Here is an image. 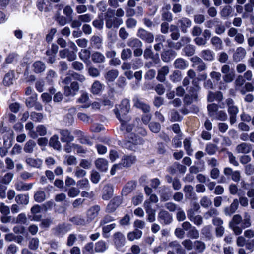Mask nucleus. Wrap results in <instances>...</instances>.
I'll list each match as a JSON object with an SVG mask.
<instances>
[{
    "instance_id": "obj_1",
    "label": "nucleus",
    "mask_w": 254,
    "mask_h": 254,
    "mask_svg": "<svg viewBox=\"0 0 254 254\" xmlns=\"http://www.w3.org/2000/svg\"><path fill=\"white\" fill-rule=\"evenodd\" d=\"M223 74V81H220L217 84V88L221 91H225L228 88L227 83L232 82L235 78V71L234 69L231 68L227 64L223 65L221 69Z\"/></svg>"
},
{
    "instance_id": "obj_2",
    "label": "nucleus",
    "mask_w": 254,
    "mask_h": 254,
    "mask_svg": "<svg viewBox=\"0 0 254 254\" xmlns=\"http://www.w3.org/2000/svg\"><path fill=\"white\" fill-rule=\"evenodd\" d=\"M129 109V100L125 99L120 104L116 106L114 110L116 117L121 122L123 127L124 123L127 122L130 119V117L127 115Z\"/></svg>"
},
{
    "instance_id": "obj_3",
    "label": "nucleus",
    "mask_w": 254,
    "mask_h": 254,
    "mask_svg": "<svg viewBox=\"0 0 254 254\" xmlns=\"http://www.w3.org/2000/svg\"><path fill=\"white\" fill-rule=\"evenodd\" d=\"M114 13L115 10L111 8L108 9L105 13L106 27L109 29L113 27L118 28L123 23L122 19L114 16Z\"/></svg>"
},
{
    "instance_id": "obj_4",
    "label": "nucleus",
    "mask_w": 254,
    "mask_h": 254,
    "mask_svg": "<svg viewBox=\"0 0 254 254\" xmlns=\"http://www.w3.org/2000/svg\"><path fill=\"white\" fill-rule=\"evenodd\" d=\"M136 157L132 155H124L121 161V163L113 165L111 170V174L113 175L115 174L116 170L122 169L123 167H128L134 164L136 161Z\"/></svg>"
},
{
    "instance_id": "obj_5",
    "label": "nucleus",
    "mask_w": 254,
    "mask_h": 254,
    "mask_svg": "<svg viewBox=\"0 0 254 254\" xmlns=\"http://www.w3.org/2000/svg\"><path fill=\"white\" fill-rule=\"evenodd\" d=\"M144 141L141 138L135 135H132L130 140L123 141L122 145L123 147L129 150H134L135 149L136 145L141 144Z\"/></svg>"
},
{
    "instance_id": "obj_6",
    "label": "nucleus",
    "mask_w": 254,
    "mask_h": 254,
    "mask_svg": "<svg viewBox=\"0 0 254 254\" xmlns=\"http://www.w3.org/2000/svg\"><path fill=\"white\" fill-rule=\"evenodd\" d=\"M1 133L3 135V143L6 148H9L11 146V140L13 137V131L6 127H1Z\"/></svg>"
},
{
    "instance_id": "obj_7",
    "label": "nucleus",
    "mask_w": 254,
    "mask_h": 254,
    "mask_svg": "<svg viewBox=\"0 0 254 254\" xmlns=\"http://www.w3.org/2000/svg\"><path fill=\"white\" fill-rule=\"evenodd\" d=\"M137 36L144 42L148 43H152L154 41L153 34L148 31L143 29H138L137 32Z\"/></svg>"
},
{
    "instance_id": "obj_8",
    "label": "nucleus",
    "mask_w": 254,
    "mask_h": 254,
    "mask_svg": "<svg viewBox=\"0 0 254 254\" xmlns=\"http://www.w3.org/2000/svg\"><path fill=\"white\" fill-rule=\"evenodd\" d=\"M70 230V225L64 223L59 224L52 229L55 235L59 237H63Z\"/></svg>"
},
{
    "instance_id": "obj_9",
    "label": "nucleus",
    "mask_w": 254,
    "mask_h": 254,
    "mask_svg": "<svg viewBox=\"0 0 254 254\" xmlns=\"http://www.w3.org/2000/svg\"><path fill=\"white\" fill-rule=\"evenodd\" d=\"M122 202V196L114 197L108 204L106 211L108 213L114 212Z\"/></svg>"
},
{
    "instance_id": "obj_10",
    "label": "nucleus",
    "mask_w": 254,
    "mask_h": 254,
    "mask_svg": "<svg viewBox=\"0 0 254 254\" xmlns=\"http://www.w3.org/2000/svg\"><path fill=\"white\" fill-rule=\"evenodd\" d=\"M191 61L193 63L192 67L196 68L198 71L201 72L206 69V64L201 58L197 56H194L191 58Z\"/></svg>"
},
{
    "instance_id": "obj_11",
    "label": "nucleus",
    "mask_w": 254,
    "mask_h": 254,
    "mask_svg": "<svg viewBox=\"0 0 254 254\" xmlns=\"http://www.w3.org/2000/svg\"><path fill=\"white\" fill-rule=\"evenodd\" d=\"M176 24L181 32L186 33L187 32V29L191 26L192 21L187 17H182L178 20Z\"/></svg>"
},
{
    "instance_id": "obj_12",
    "label": "nucleus",
    "mask_w": 254,
    "mask_h": 254,
    "mask_svg": "<svg viewBox=\"0 0 254 254\" xmlns=\"http://www.w3.org/2000/svg\"><path fill=\"white\" fill-rule=\"evenodd\" d=\"M101 207L98 205L91 206L87 211L86 216L87 221H91L96 218L99 215Z\"/></svg>"
},
{
    "instance_id": "obj_13",
    "label": "nucleus",
    "mask_w": 254,
    "mask_h": 254,
    "mask_svg": "<svg viewBox=\"0 0 254 254\" xmlns=\"http://www.w3.org/2000/svg\"><path fill=\"white\" fill-rule=\"evenodd\" d=\"M113 241L116 248L119 249L125 245L126 239L121 232H117L113 235Z\"/></svg>"
},
{
    "instance_id": "obj_14",
    "label": "nucleus",
    "mask_w": 254,
    "mask_h": 254,
    "mask_svg": "<svg viewBox=\"0 0 254 254\" xmlns=\"http://www.w3.org/2000/svg\"><path fill=\"white\" fill-rule=\"evenodd\" d=\"M144 207L147 214V220L150 222H153L155 220V210L152 208L150 202L145 200L144 203Z\"/></svg>"
},
{
    "instance_id": "obj_15",
    "label": "nucleus",
    "mask_w": 254,
    "mask_h": 254,
    "mask_svg": "<svg viewBox=\"0 0 254 254\" xmlns=\"http://www.w3.org/2000/svg\"><path fill=\"white\" fill-rule=\"evenodd\" d=\"M158 220L164 224H169L172 221V217L168 212L162 210L159 213L158 216Z\"/></svg>"
},
{
    "instance_id": "obj_16",
    "label": "nucleus",
    "mask_w": 254,
    "mask_h": 254,
    "mask_svg": "<svg viewBox=\"0 0 254 254\" xmlns=\"http://www.w3.org/2000/svg\"><path fill=\"white\" fill-rule=\"evenodd\" d=\"M59 132L61 135V140L62 142L70 143L74 140V136L69 130L60 129Z\"/></svg>"
},
{
    "instance_id": "obj_17",
    "label": "nucleus",
    "mask_w": 254,
    "mask_h": 254,
    "mask_svg": "<svg viewBox=\"0 0 254 254\" xmlns=\"http://www.w3.org/2000/svg\"><path fill=\"white\" fill-rule=\"evenodd\" d=\"M143 56L144 58L146 59H152L155 64H158L160 62L159 55L156 54L155 55H154L151 46H149L148 47L145 49L144 52Z\"/></svg>"
},
{
    "instance_id": "obj_18",
    "label": "nucleus",
    "mask_w": 254,
    "mask_h": 254,
    "mask_svg": "<svg viewBox=\"0 0 254 254\" xmlns=\"http://www.w3.org/2000/svg\"><path fill=\"white\" fill-rule=\"evenodd\" d=\"M59 56L62 59L67 58L69 61H72L76 58L75 52L70 51L68 49H64L60 51Z\"/></svg>"
},
{
    "instance_id": "obj_19",
    "label": "nucleus",
    "mask_w": 254,
    "mask_h": 254,
    "mask_svg": "<svg viewBox=\"0 0 254 254\" xmlns=\"http://www.w3.org/2000/svg\"><path fill=\"white\" fill-rule=\"evenodd\" d=\"M177 55L176 52L172 50L169 49L167 50H164L161 54L162 60L165 62H169L171 60L174 59Z\"/></svg>"
},
{
    "instance_id": "obj_20",
    "label": "nucleus",
    "mask_w": 254,
    "mask_h": 254,
    "mask_svg": "<svg viewBox=\"0 0 254 254\" xmlns=\"http://www.w3.org/2000/svg\"><path fill=\"white\" fill-rule=\"evenodd\" d=\"M33 186V183H26L22 181H18L15 184V188L18 191H26L31 190Z\"/></svg>"
},
{
    "instance_id": "obj_21",
    "label": "nucleus",
    "mask_w": 254,
    "mask_h": 254,
    "mask_svg": "<svg viewBox=\"0 0 254 254\" xmlns=\"http://www.w3.org/2000/svg\"><path fill=\"white\" fill-rule=\"evenodd\" d=\"M200 57L206 61H213L215 59V54L211 50L207 49L201 51Z\"/></svg>"
},
{
    "instance_id": "obj_22",
    "label": "nucleus",
    "mask_w": 254,
    "mask_h": 254,
    "mask_svg": "<svg viewBox=\"0 0 254 254\" xmlns=\"http://www.w3.org/2000/svg\"><path fill=\"white\" fill-rule=\"evenodd\" d=\"M246 54V50L242 47H238L233 54V58L235 62H239L245 57Z\"/></svg>"
},
{
    "instance_id": "obj_23",
    "label": "nucleus",
    "mask_w": 254,
    "mask_h": 254,
    "mask_svg": "<svg viewBox=\"0 0 254 254\" xmlns=\"http://www.w3.org/2000/svg\"><path fill=\"white\" fill-rule=\"evenodd\" d=\"M169 72V68L167 66H164L158 70L157 79L161 82H164L166 80V76Z\"/></svg>"
},
{
    "instance_id": "obj_24",
    "label": "nucleus",
    "mask_w": 254,
    "mask_h": 254,
    "mask_svg": "<svg viewBox=\"0 0 254 254\" xmlns=\"http://www.w3.org/2000/svg\"><path fill=\"white\" fill-rule=\"evenodd\" d=\"M113 194V187L111 184L105 185L103 188L102 198L104 200L110 199Z\"/></svg>"
},
{
    "instance_id": "obj_25",
    "label": "nucleus",
    "mask_w": 254,
    "mask_h": 254,
    "mask_svg": "<svg viewBox=\"0 0 254 254\" xmlns=\"http://www.w3.org/2000/svg\"><path fill=\"white\" fill-rule=\"evenodd\" d=\"M168 246L175 251L177 254H186V250L182 248L181 244L177 241L170 242Z\"/></svg>"
},
{
    "instance_id": "obj_26",
    "label": "nucleus",
    "mask_w": 254,
    "mask_h": 254,
    "mask_svg": "<svg viewBox=\"0 0 254 254\" xmlns=\"http://www.w3.org/2000/svg\"><path fill=\"white\" fill-rule=\"evenodd\" d=\"M252 149V146L249 143H242L236 146V150L238 153L247 154Z\"/></svg>"
},
{
    "instance_id": "obj_27",
    "label": "nucleus",
    "mask_w": 254,
    "mask_h": 254,
    "mask_svg": "<svg viewBox=\"0 0 254 254\" xmlns=\"http://www.w3.org/2000/svg\"><path fill=\"white\" fill-rule=\"evenodd\" d=\"M79 89L78 83L76 82L71 83L70 87L68 86H65L64 88L65 95L75 94V92L78 91Z\"/></svg>"
},
{
    "instance_id": "obj_28",
    "label": "nucleus",
    "mask_w": 254,
    "mask_h": 254,
    "mask_svg": "<svg viewBox=\"0 0 254 254\" xmlns=\"http://www.w3.org/2000/svg\"><path fill=\"white\" fill-rule=\"evenodd\" d=\"M239 201L238 199H235L229 207H227L224 209V212L226 215H231L235 212L238 208Z\"/></svg>"
},
{
    "instance_id": "obj_29",
    "label": "nucleus",
    "mask_w": 254,
    "mask_h": 254,
    "mask_svg": "<svg viewBox=\"0 0 254 254\" xmlns=\"http://www.w3.org/2000/svg\"><path fill=\"white\" fill-rule=\"evenodd\" d=\"M26 164L30 167L40 168L42 164V160L38 158L27 157L25 160Z\"/></svg>"
},
{
    "instance_id": "obj_30",
    "label": "nucleus",
    "mask_w": 254,
    "mask_h": 254,
    "mask_svg": "<svg viewBox=\"0 0 254 254\" xmlns=\"http://www.w3.org/2000/svg\"><path fill=\"white\" fill-rule=\"evenodd\" d=\"M37 6L40 11H48L50 9V4L48 0H38Z\"/></svg>"
},
{
    "instance_id": "obj_31",
    "label": "nucleus",
    "mask_w": 254,
    "mask_h": 254,
    "mask_svg": "<svg viewBox=\"0 0 254 254\" xmlns=\"http://www.w3.org/2000/svg\"><path fill=\"white\" fill-rule=\"evenodd\" d=\"M134 105L137 108L141 109L144 113H148L150 111V107L137 98L134 100Z\"/></svg>"
},
{
    "instance_id": "obj_32",
    "label": "nucleus",
    "mask_w": 254,
    "mask_h": 254,
    "mask_svg": "<svg viewBox=\"0 0 254 254\" xmlns=\"http://www.w3.org/2000/svg\"><path fill=\"white\" fill-rule=\"evenodd\" d=\"M104 86L99 81H95L92 85L91 92L93 94H99L103 90Z\"/></svg>"
},
{
    "instance_id": "obj_33",
    "label": "nucleus",
    "mask_w": 254,
    "mask_h": 254,
    "mask_svg": "<svg viewBox=\"0 0 254 254\" xmlns=\"http://www.w3.org/2000/svg\"><path fill=\"white\" fill-rule=\"evenodd\" d=\"M34 198L36 202L41 203L45 201L46 199L45 192L41 189L37 190L34 195Z\"/></svg>"
},
{
    "instance_id": "obj_34",
    "label": "nucleus",
    "mask_w": 254,
    "mask_h": 254,
    "mask_svg": "<svg viewBox=\"0 0 254 254\" xmlns=\"http://www.w3.org/2000/svg\"><path fill=\"white\" fill-rule=\"evenodd\" d=\"M210 42L216 50L222 49L223 41L219 37L213 36L211 39Z\"/></svg>"
},
{
    "instance_id": "obj_35",
    "label": "nucleus",
    "mask_w": 254,
    "mask_h": 254,
    "mask_svg": "<svg viewBox=\"0 0 254 254\" xmlns=\"http://www.w3.org/2000/svg\"><path fill=\"white\" fill-rule=\"evenodd\" d=\"M185 197L188 199H192L195 195L194 188L190 185H185L183 189Z\"/></svg>"
},
{
    "instance_id": "obj_36",
    "label": "nucleus",
    "mask_w": 254,
    "mask_h": 254,
    "mask_svg": "<svg viewBox=\"0 0 254 254\" xmlns=\"http://www.w3.org/2000/svg\"><path fill=\"white\" fill-rule=\"evenodd\" d=\"M142 235V232L138 229H135L133 231L127 234V238L128 240L133 241L135 239H140Z\"/></svg>"
},
{
    "instance_id": "obj_37",
    "label": "nucleus",
    "mask_w": 254,
    "mask_h": 254,
    "mask_svg": "<svg viewBox=\"0 0 254 254\" xmlns=\"http://www.w3.org/2000/svg\"><path fill=\"white\" fill-rule=\"evenodd\" d=\"M96 167L102 171L105 172L108 170V161L103 158L98 159L95 162Z\"/></svg>"
},
{
    "instance_id": "obj_38",
    "label": "nucleus",
    "mask_w": 254,
    "mask_h": 254,
    "mask_svg": "<svg viewBox=\"0 0 254 254\" xmlns=\"http://www.w3.org/2000/svg\"><path fill=\"white\" fill-rule=\"evenodd\" d=\"M50 145L54 149L56 150H61L62 148L61 144L59 140V137L57 135H53L50 139Z\"/></svg>"
},
{
    "instance_id": "obj_39",
    "label": "nucleus",
    "mask_w": 254,
    "mask_h": 254,
    "mask_svg": "<svg viewBox=\"0 0 254 254\" xmlns=\"http://www.w3.org/2000/svg\"><path fill=\"white\" fill-rule=\"evenodd\" d=\"M136 186V183L135 181H130L127 184L122 190V193L125 195L134 190Z\"/></svg>"
},
{
    "instance_id": "obj_40",
    "label": "nucleus",
    "mask_w": 254,
    "mask_h": 254,
    "mask_svg": "<svg viewBox=\"0 0 254 254\" xmlns=\"http://www.w3.org/2000/svg\"><path fill=\"white\" fill-rule=\"evenodd\" d=\"M175 68L183 70L188 66L187 62L182 58L177 59L174 63Z\"/></svg>"
},
{
    "instance_id": "obj_41",
    "label": "nucleus",
    "mask_w": 254,
    "mask_h": 254,
    "mask_svg": "<svg viewBox=\"0 0 254 254\" xmlns=\"http://www.w3.org/2000/svg\"><path fill=\"white\" fill-rule=\"evenodd\" d=\"M36 147V142L33 140H29L26 142L23 147V150L27 153H32Z\"/></svg>"
},
{
    "instance_id": "obj_42",
    "label": "nucleus",
    "mask_w": 254,
    "mask_h": 254,
    "mask_svg": "<svg viewBox=\"0 0 254 254\" xmlns=\"http://www.w3.org/2000/svg\"><path fill=\"white\" fill-rule=\"evenodd\" d=\"M91 58L93 62L95 63H102L105 60L104 55L99 52L93 53L92 54Z\"/></svg>"
},
{
    "instance_id": "obj_43",
    "label": "nucleus",
    "mask_w": 254,
    "mask_h": 254,
    "mask_svg": "<svg viewBox=\"0 0 254 254\" xmlns=\"http://www.w3.org/2000/svg\"><path fill=\"white\" fill-rule=\"evenodd\" d=\"M34 71L36 73H39L43 72L46 68V66L43 62L41 61H36L33 64Z\"/></svg>"
},
{
    "instance_id": "obj_44",
    "label": "nucleus",
    "mask_w": 254,
    "mask_h": 254,
    "mask_svg": "<svg viewBox=\"0 0 254 254\" xmlns=\"http://www.w3.org/2000/svg\"><path fill=\"white\" fill-rule=\"evenodd\" d=\"M33 128L34 125L31 122H28L25 125L26 129L29 131L28 133L29 136L33 139H36L38 137V134L33 130Z\"/></svg>"
},
{
    "instance_id": "obj_45",
    "label": "nucleus",
    "mask_w": 254,
    "mask_h": 254,
    "mask_svg": "<svg viewBox=\"0 0 254 254\" xmlns=\"http://www.w3.org/2000/svg\"><path fill=\"white\" fill-rule=\"evenodd\" d=\"M127 45L132 48L142 47V42L137 38H130L127 41Z\"/></svg>"
},
{
    "instance_id": "obj_46",
    "label": "nucleus",
    "mask_w": 254,
    "mask_h": 254,
    "mask_svg": "<svg viewBox=\"0 0 254 254\" xmlns=\"http://www.w3.org/2000/svg\"><path fill=\"white\" fill-rule=\"evenodd\" d=\"M15 201L18 204L27 205L29 203V195L18 194L15 197Z\"/></svg>"
},
{
    "instance_id": "obj_47",
    "label": "nucleus",
    "mask_w": 254,
    "mask_h": 254,
    "mask_svg": "<svg viewBox=\"0 0 254 254\" xmlns=\"http://www.w3.org/2000/svg\"><path fill=\"white\" fill-rule=\"evenodd\" d=\"M119 75V72L117 70H111L107 72L105 75V78L109 82L114 81Z\"/></svg>"
},
{
    "instance_id": "obj_48",
    "label": "nucleus",
    "mask_w": 254,
    "mask_h": 254,
    "mask_svg": "<svg viewBox=\"0 0 254 254\" xmlns=\"http://www.w3.org/2000/svg\"><path fill=\"white\" fill-rule=\"evenodd\" d=\"M69 221L77 225H84L86 223L85 219L82 216L79 215L71 218Z\"/></svg>"
},
{
    "instance_id": "obj_49",
    "label": "nucleus",
    "mask_w": 254,
    "mask_h": 254,
    "mask_svg": "<svg viewBox=\"0 0 254 254\" xmlns=\"http://www.w3.org/2000/svg\"><path fill=\"white\" fill-rule=\"evenodd\" d=\"M7 197L8 199L10 200L13 199L15 196V192L13 190H8L7 194L4 190L1 187V198H4Z\"/></svg>"
},
{
    "instance_id": "obj_50",
    "label": "nucleus",
    "mask_w": 254,
    "mask_h": 254,
    "mask_svg": "<svg viewBox=\"0 0 254 254\" xmlns=\"http://www.w3.org/2000/svg\"><path fill=\"white\" fill-rule=\"evenodd\" d=\"M184 146L187 153L189 155H191L193 149L191 148V141L190 138H186L183 142Z\"/></svg>"
},
{
    "instance_id": "obj_51",
    "label": "nucleus",
    "mask_w": 254,
    "mask_h": 254,
    "mask_svg": "<svg viewBox=\"0 0 254 254\" xmlns=\"http://www.w3.org/2000/svg\"><path fill=\"white\" fill-rule=\"evenodd\" d=\"M116 225L115 223H112L110 225H107L106 226H104L102 227V231H103V236L104 238H108L109 237L108 233L114 229L116 227Z\"/></svg>"
},
{
    "instance_id": "obj_52",
    "label": "nucleus",
    "mask_w": 254,
    "mask_h": 254,
    "mask_svg": "<svg viewBox=\"0 0 254 254\" xmlns=\"http://www.w3.org/2000/svg\"><path fill=\"white\" fill-rule=\"evenodd\" d=\"M188 237L193 239H197L199 237V232L194 226L192 227L187 234Z\"/></svg>"
},
{
    "instance_id": "obj_53",
    "label": "nucleus",
    "mask_w": 254,
    "mask_h": 254,
    "mask_svg": "<svg viewBox=\"0 0 254 254\" xmlns=\"http://www.w3.org/2000/svg\"><path fill=\"white\" fill-rule=\"evenodd\" d=\"M194 247L195 250L199 253H202L206 249L205 243L199 240L194 242Z\"/></svg>"
},
{
    "instance_id": "obj_54",
    "label": "nucleus",
    "mask_w": 254,
    "mask_h": 254,
    "mask_svg": "<svg viewBox=\"0 0 254 254\" xmlns=\"http://www.w3.org/2000/svg\"><path fill=\"white\" fill-rule=\"evenodd\" d=\"M77 186L82 189L89 190L90 185L89 181L87 179L84 178L78 181L77 183Z\"/></svg>"
},
{
    "instance_id": "obj_55",
    "label": "nucleus",
    "mask_w": 254,
    "mask_h": 254,
    "mask_svg": "<svg viewBox=\"0 0 254 254\" xmlns=\"http://www.w3.org/2000/svg\"><path fill=\"white\" fill-rule=\"evenodd\" d=\"M200 204L202 207L208 208L212 205V203L211 200L208 196H204L201 198Z\"/></svg>"
},
{
    "instance_id": "obj_56",
    "label": "nucleus",
    "mask_w": 254,
    "mask_h": 254,
    "mask_svg": "<svg viewBox=\"0 0 254 254\" xmlns=\"http://www.w3.org/2000/svg\"><path fill=\"white\" fill-rule=\"evenodd\" d=\"M170 79L174 83L180 81L182 79L181 73L179 70H175L169 76Z\"/></svg>"
},
{
    "instance_id": "obj_57",
    "label": "nucleus",
    "mask_w": 254,
    "mask_h": 254,
    "mask_svg": "<svg viewBox=\"0 0 254 254\" xmlns=\"http://www.w3.org/2000/svg\"><path fill=\"white\" fill-rule=\"evenodd\" d=\"M78 102L83 104L81 107L84 108H88L91 104V101L90 100L88 96H81L78 99Z\"/></svg>"
},
{
    "instance_id": "obj_58",
    "label": "nucleus",
    "mask_w": 254,
    "mask_h": 254,
    "mask_svg": "<svg viewBox=\"0 0 254 254\" xmlns=\"http://www.w3.org/2000/svg\"><path fill=\"white\" fill-rule=\"evenodd\" d=\"M90 54L91 53L89 50L87 49H82L79 53V56L81 60L86 62L89 60Z\"/></svg>"
},
{
    "instance_id": "obj_59",
    "label": "nucleus",
    "mask_w": 254,
    "mask_h": 254,
    "mask_svg": "<svg viewBox=\"0 0 254 254\" xmlns=\"http://www.w3.org/2000/svg\"><path fill=\"white\" fill-rule=\"evenodd\" d=\"M14 80V73L13 72H8L7 73L3 79V84L5 85L8 86L13 83Z\"/></svg>"
},
{
    "instance_id": "obj_60",
    "label": "nucleus",
    "mask_w": 254,
    "mask_h": 254,
    "mask_svg": "<svg viewBox=\"0 0 254 254\" xmlns=\"http://www.w3.org/2000/svg\"><path fill=\"white\" fill-rule=\"evenodd\" d=\"M181 244L183 246L185 249L188 251H191L194 247V242L190 239H186L184 240Z\"/></svg>"
},
{
    "instance_id": "obj_61",
    "label": "nucleus",
    "mask_w": 254,
    "mask_h": 254,
    "mask_svg": "<svg viewBox=\"0 0 254 254\" xmlns=\"http://www.w3.org/2000/svg\"><path fill=\"white\" fill-rule=\"evenodd\" d=\"M107 249L105 242L101 240L95 244V250L97 252H103Z\"/></svg>"
},
{
    "instance_id": "obj_62",
    "label": "nucleus",
    "mask_w": 254,
    "mask_h": 254,
    "mask_svg": "<svg viewBox=\"0 0 254 254\" xmlns=\"http://www.w3.org/2000/svg\"><path fill=\"white\" fill-rule=\"evenodd\" d=\"M132 51L129 48L124 49L121 54V59L123 60H126L132 57Z\"/></svg>"
},
{
    "instance_id": "obj_63",
    "label": "nucleus",
    "mask_w": 254,
    "mask_h": 254,
    "mask_svg": "<svg viewBox=\"0 0 254 254\" xmlns=\"http://www.w3.org/2000/svg\"><path fill=\"white\" fill-rule=\"evenodd\" d=\"M217 150V146L212 143L207 144L205 147V151L210 155L214 154Z\"/></svg>"
},
{
    "instance_id": "obj_64",
    "label": "nucleus",
    "mask_w": 254,
    "mask_h": 254,
    "mask_svg": "<svg viewBox=\"0 0 254 254\" xmlns=\"http://www.w3.org/2000/svg\"><path fill=\"white\" fill-rule=\"evenodd\" d=\"M94 244L90 242L85 245L82 250L83 254H92Z\"/></svg>"
}]
</instances>
